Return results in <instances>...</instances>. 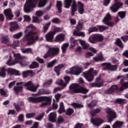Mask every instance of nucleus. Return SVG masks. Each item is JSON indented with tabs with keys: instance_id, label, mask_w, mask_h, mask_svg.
Here are the masks:
<instances>
[{
	"instance_id": "5fc2aeb1",
	"label": "nucleus",
	"mask_w": 128,
	"mask_h": 128,
	"mask_svg": "<svg viewBox=\"0 0 128 128\" xmlns=\"http://www.w3.org/2000/svg\"><path fill=\"white\" fill-rule=\"evenodd\" d=\"M116 102L117 104H124V102H126V99L117 98Z\"/></svg>"
},
{
	"instance_id": "7c9ffc66",
	"label": "nucleus",
	"mask_w": 128,
	"mask_h": 128,
	"mask_svg": "<svg viewBox=\"0 0 128 128\" xmlns=\"http://www.w3.org/2000/svg\"><path fill=\"white\" fill-rule=\"evenodd\" d=\"M74 36H82V38H84L86 36V34L84 32H78L76 30H74L73 32Z\"/></svg>"
},
{
	"instance_id": "de8ad7c7",
	"label": "nucleus",
	"mask_w": 128,
	"mask_h": 128,
	"mask_svg": "<svg viewBox=\"0 0 128 128\" xmlns=\"http://www.w3.org/2000/svg\"><path fill=\"white\" fill-rule=\"evenodd\" d=\"M98 28L100 32H104V30H108V27L104 26H98Z\"/></svg>"
},
{
	"instance_id": "b1692460",
	"label": "nucleus",
	"mask_w": 128,
	"mask_h": 128,
	"mask_svg": "<svg viewBox=\"0 0 128 128\" xmlns=\"http://www.w3.org/2000/svg\"><path fill=\"white\" fill-rule=\"evenodd\" d=\"M78 40L79 41L80 44H81V46H82L84 50H88V48H90V44L86 42V41L80 39Z\"/></svg>"
},
{
	"instance_id": "423d86ee",
	"label": "nucleus",
	"mask_w": 128,
	"mask_h": 128,
	"mask_svg": "<svg viewBox=\"0 0 128 128\" xmlns=\"http://www.w3.org/2000/svg\"><path fill=\"white\" fill-rule=\"evenodd\" d=\"M48 48V52L43 56L44 58H48V56H56L60 54V48L56 47L50 48L48 46H46Z\"/></svg>"
},
{
	"instance_id": "5701e85b",
	"label": "nucleus",
	"mask_w": 128,
	"mask_h": 128,
	"mask_svg": "<svg viewBox=\"0 0 128 128\" xmlns=\"http://www.w3.org/2000/svg\"><path fill=\"white\" fill-rule=\"evenodd\" d=\"M12 56H10L9 59L6 62V64H8V66H14L16 64H18V60H14L12 61Z\"/></svg>"
},
{
	"instance_id": "6e6d98bb",
	"label": "nucleus",
	"mask_w": 128,
	"mask_h": 128,
	"mask_svg": "<svg viewBox=\"0 0 128 128\" xmlns=\"http://www.w3.org/2000/svg\"><path fill=\"white\" fill-rule=\"evenodd\" d=\"M94 32H98V28L96 27H91L88 30V34H92Z\"/></svg>"
},
{
	"instance_id": "72a5a7b5",
	"label": "nucleus",
	"mask_w": 128,
	"mask_h": 128,
	"mask_svg": "<svg viewBox=\"0 0 128 128\" xmlns=\"http://www.w3.org/2000/svg\"><path fill=\"white\" fill-rule=\"evenodd\" d=\"M58 112L60 114H62V112H66V110H64V102H60V108Z\"/></svg>"
},
{
	"instance_id": "69168bd1",
	"label": "nucleus",
	"mask_w": 128,
	"mask_h": 128,
	"mask_svg": "<svg viewBox=\"0 0 128 128\" xmlns=\"http://www.w3.org/2000/svg\"><path fill=\"white\" fill-rule=\"evenodd\" d=\"M36 116V114L34 113H29L26 114V118H34Z\"/></svg>"
},
{
	"instance_id": "864d4df0",
	"label": "nucleus",
	"mask_w": 128,
	"mask_h": 128,
	"mask_svg": "<svg viewBox=\"0 0 128 128\" xmlns=\"http://www.w3.org/2000/svg\"><path fill=\"white\" fill-rule=\"evenodd\" d=\"M72 114H74V110L72 108H68L66 111V114L67 116H71Z\"/></svg>"
},
{
	"instance_id": "a19ab883",
	"label": "nucleus",
	"mask_w": 128,
	"mask_h": 128,
	"mask_svg": "<svg viewBox=\"0 0 128 128\" xmlns=\"http://www.w3.org/2000/svg\"><path fill=\"white\" fill-rule=\"evenodd\" d=\"M96 104H97L96 101V100H93V101H92V103L88 104H87V106L89 108H94V106H96Z\"/></svg>"
},
{
	"instance_id": "f3484780",
	"label": "nucleus",
	"mask_w": 128,
	"mask_h": 128,
	"mask_svg": "<svg viewBox=\"0 0 128 128\" xmlns=\"http://www.w3.org/2000/svg\"><path fill=\"white\" fill-rule=\"evenodd\" d=\"M56 34V32L52 31H50L46 35V38L48 42H53L54 40V36Z\"/></svg>"
},
{
	"instance_id": "338daca9",
	"label": "nucleus",
	"mask_w": 128,
	"mask_h": 128,
	"mask_svg": "<svg viewBox=\"0 0 128 128\" xmlns=\"http://www.w3.org/2000/svg\"><path fill=\"white\" fill-rule=\"evenodd\" d=\"M24 22H30V17L28 15L24 16Z\"/></svg>"
},
{
	"instance_id": "f8f14e48",
	"label": "nucleus",
	"mask_w": 128,
	"mask_h": 128,
	"mask_svg": "<svg viewBox=\"0 0 128 128\" xmlns=\"http://www.w3.org/2000/svg\"><path fill=\"white\" fill-rule=\"evenodd\" d=\"M110 20H112V16H110L109 13H108L102 20V22H104V24H106V26H114V22L108 21Z\"/></svg>"
},
{
	"instance_id": "e2e57ef3",
	"label": "nucleus",
	"mask_w": 128,
	"mask_h": 128,
	"mask_svg": "<svg viewBox=\"0 0 128 128\" xmlns=\"http://www.w3.org/2000/svg\"><path fill=\"white\" fill-rule=\"evenodd\" d=\"M22 32H20L18 34H14L13 36L14 38H22Z\"/></svg>"
},
{
	"instance_id": "c03bdc74",
	"label": "nucleus",
	"mask_w": 128,
	"mask_h": 128,
	"mask_svg": "<svg viewBox=\"0 0 128 128\" xmlns=\"http://www.w3.org/2000/svg\"><path fill=\"white\" fill-rule=\"evenodd\" d=\"M35 14L36 16H38V18L42 16H44V12L40 10H38L36 12Z\"/></svg>"
},
{
	"instance_id": "1a4fd4ad",
	"label": "nucleus",
	"mask_w": 128,
	"mask_h": 128,
	"mask_svg": "<svg viewBox=\"0 0 128 128\" xmlns=\"http://www.w3.org/2000/svg\"><path fill=\"white\" fill-rule=\"evenodd\" d=\"M84 69L78 66H74L70 69L69 71H66V74H71L75 76H78L81 72H82Z\"/></svg>"
},
{
	"instance_id": "bb28decb",
	"label": "nucleus",
	"mask_w": 128,
	"mask_h": 128,
	"mask_svg": "<svg viewBox=\"0 0 128 128\" xmlns=\"http://www.w3.org/2000/svg\"><path fill=\"white\" fill-rule=\"evenodd\" d=\"M64 64H59L54 67V70L55 72L56 73L57 76H60V70H62V68H64Z\"/></svg>"
},
{
	"instance_id": "774afa93",
	"label": "nucleus",
	"mask_w": 128,
	"mask_h": 128,
	"mask_svg": "<svg viewBox=\"0 0 128 128\" xmlns=\"http://www.w3.org/2000/svg\"><path fill=\"white\" fill-rule=\"evenodd\" d=\"M110 0H104L103 2V5L104 6H108L110 3Z\"/></svg>"
},
{
	"instance_id": "58836bf2",
	"label": "nucleus",
	"mask_w": 128,
	"mask_h": 128,
	"mask_svg": "<svg viewBox=\"0 0 128 128\" xmlns=\"http://www.w3.org/2000/svg\"><path fill=\"white\" fill-rule=\"evenodd\" d=\"M40 66V65L38 64V63L36 62H33L30 66V68H38Z\"/></svg>"
},
{
	"instance_id": "ddd939ff",
	"label": "nucleus",
	"mask_w": 128,
	"mask_h": 128,
	"mask_svg": "<svg viewBox=\"0 0 128 128\" xmlns=\"http://www.w3.org/2000/svg\"><path fill=\"white\" fill-rule=\"evenodd\" d=\"M70 90L71 94L73 92H76V94H80V86L79 84H73L70 86Z\"/></svg>"
},
{
	"instance_id": "f03ea898",
	"label": "nucleus",
	"mask_w": 128,
	"mask_h": 128,
	"mask_svg": "<svg viewBox=\"0 0 128 128\" xmlns=\"http://www.w3.org/2000/svg\"><path fill=\"white\" fill-rule=\"evenodd\" d=\"M48 2V0H26L24 8V10L26 14H28L32 10V8H36L38 2V6L40 8H44V6H46Z\"/></svg>"
},
{
	"instance_id": "79ce46f5",
	"label": "nucleus",
	"mask_w": 128,
	"mask_h": 128,
	"mask_svg": "<svg viewBox=\"0 0 128 128\" xmlns=\"http://www.w3.org/2000/svg\"><path fill=\"white\" fill-rule=\"evenodd\" d=\"M100 109L97 108L94 110L91 111L90 114L92 116H96V114H100Z\"/></svg>"
},
{
	"instance_id": "2eb2a0df",
	"label": "nucleus",
	"mask_w": 128,
	"mask_h": 128,
	"mask_svg": "<svg viewBox=\"0 0 128 128\" xmlns=\"http://www.w3.org/2000/svg\"><path fill=\"white\" fill-rule=\"evenodd\" d=\"M64 80H65L66 83L62 80H60L56 82V84H58L62 86H66V85L68 84L70 80V78L68 76H65Z\"/></svg>"
},
{
	"instance_id": "49530a36",
	"label": "nucleus",
	"mask_w": 128,
	"mask_h": 128,
	"mask_svg": "<svg viewBox=\"0 0 128 128\" xmlns=\"http://www.w3.org/2000/svg\"><path fill=\"white\" fill-rule=\"evenodd\" d=\"M52 23L50 22H47L44 26H43V32H46L48 28H50V24Z\"/></svg>"
},
{
	"instance_id": "393cba45",
	"label": "nucleus",
	"mask_w": 128,
	"mask_h": 128,
	"mask_svg": "<svg viewBox=\"0 0 128 128\" xmlns=\"http://www.w3.org/2000/svg\"><path fill=\"white\" fill-rule=\"evenodd\" d=\"M13 56L15 58L14 60H18L19 62L18 63H20V60H24V56H22V55H20V53H14L13 52Z\"/></svg>"
},
{
	"instance_id": "a878e982",
	"label": "nucleus",
	"mask_w": 128,
	"mask_h": 128,
	"mask_svg": "<svg viewBox=\"0 0 128 128\" xmlns=\"http://www.w3.org/2000/svg\"><path fill=\"white\" fill-rule=\"evenodd\" d=\"M93 60L96 62H100V60H104V56H102V52H100L97 54V56L96 57H94Z\"/></svg>"
},
{
	"instance_id": "39448f33",
	"label": "nucleus",
	"mask_w": 128,
	"mask_h": 128,
	"mask_svg": "<svg viewBox=\"0 0 128 128\" xmlns=\"http://www.w3.org/2000/svg\"><path fill=\"white\" fill-rule=\"evenodd\" d=\"M52 96H39V97H30L28 98V100L30 102H32L33 104H38V102H48V104H50L52 102Z\"/></svg>"
},
{
	"instance_id": "680f3d73",
	"label": "nucleus",
	"mask_w": 128,
	"mask_h": 128,
	"mask_svg": "<svg viewBox=\"0 0 128 128\" xmlns=\"http://www.w3.org/2000/svg\"><path fill=\"white\" fill-rule=\"evenodd\" d=\"M90 56H94V54L92 52H86L85 54V58H90Z\"/></svg>"
},
{
	"instance_id": "bf43d9fd",
	"label": "nucleus",
	"mask_w": 128,
	"mask_h": 128,
	"mask_svg": "<svg viewBox=\"0 0 128 128\" xmlns=\"http://www.w3.org/2000/svg\"><path fill=\"white\" fill-rule=\"evenodd\" d=\"M32 22H37L38 24H40L42 20L38 19V18L36 16H33L32 17Z\"/></svg>"
},
{
	"instance_id": "dca6fc26",
	"label": "nucleus",
	"mask_w": 128,
	"mask_h": 128,
	"mask_svg": "<svg viewBox=\"0 0 128 128\" xmlns=\"http://www.w3.org/2000/svg\"><path fill=\"white\" fill-rule=\"evenodd\" d=\"M104 84V80L100 79V78H98L96 80V81L94 83H92L90 84L91 86H98V88H100V86H102Z\"/></svg>"
},
{
	"instance_id": "603ef678",
	"label": "nucleus",
	"mask_w": 128,
	"mask_h": 128,
	"mask_svg": "<svg viewBox=\"0 0 128 128\" xmlns=\"http://www.w3.org/2000/svg\"><path fill=\"white\" fill-rule=\"evenodd\" d=\"M2 42L3 44H8L10 42L8 36H4L2 38Z\"/></svg>"
},
{
	"instance_id": "8fccbe9b",
	"label": "nucleus",
	"mask_w": 128,
	"mask_h": 128,
	"mask_svg": "<svg viewBox=\"0 0 128 128\" xmlns=\"http://www.w3.org/2000/svg\"><path fill=\"white\" fill-rule=\"evenodd\" d=\"M32 70H28L26 72H23L22 76L23 78H26L28 76L29 74H32Z\"/></svg>"
},
{
	"instance_id": "3c124183",
	"label": "nucleus",
	"mask_w": 128,
	"mask_h": 128,
	"mask_svg": "<svg viewBox=\"0 0 128 128\" xmlns=\"http://www.w3.org/2000/svg\"><path fill=\"white\" fill-rule=\"evenodd\" d=\"M0 94L4 96H8V91L4 90L2 88L0 89Z\"/></svg>"
},
{
	"instance_id": "09e8293b",
	"label": "nucleus",
	"mask_w": 128,
	"mask_h": 128,
	"mask_svg": "<svg viewBox=\"0 0 128 128\" xmlns=\"http://www.w3.org/2000/svg\"><path fill=\"white\" fill-rule=\"evenodd\" d=\"M87 92H88V90L86 88L80 87V89L79 90V93L86 94Z\"/></svg>"
},
{
	"instance_id": "a211bd4d",
	"label": "nucleus",
	"mask_w": 128,
	"mask_h": 128,
	"mask_svg": "<svg viewBox=\"0 0 128 128\" xmlns=\"http://www.w3.org/2000/svg\"><path fill=\"white\" fill-rule=\"evenodd\" d=\"M8 74L9 76H20V72L18 70L12 68L7 70Z\"/></svg>"
},
{
	"instance_id": "37998d69",
	"label": "nucleus",
	"mask_w": 128,
	"mask_h": 128,
	"mask_svg": "<svg viewBox=\"0 0 128 128\" xmlns=\"http://www.w3.org/2000/svg\"><path fill=\"white\" fill-rule=\"evenodd\" d=\"M118 16H120V18L122 19L124 18H126V12L124 11L119 12L118 13Z\"/></svg>"
},
{
	"instance_id": "aec40b11",
	"label": "nucleus",
	"mask_w": 128,
	"mask_h": 128,
	"mask_svg": "<svg viewBox=\"0 0 128 128\" xmlns=\"http://www.w3.org/2000/svg\"><path fill=\"white\" fill-rule=\"evenodd\" d=\"M66 38V35L62 34H60L57 35L55 38V42H62L64 40V38Z\"/></svg>"
},
{
	"instance_id": "7ed1b4c3",
	"label": "nucleus",
	"mask_w": 128,
	"mask_h": 128,
	"mask_svg": "<svg viewBox=\"0 0 128 128\" xmlns=\"http://www.w3.org/2000/svg\"><path fill=\"white\" fill-rule=\"evenodd\" d=\"M16 86H15L14 88V92H15L16 94L22 92V86H24L28 90L33 92H36V90H38V88L40 86L38 85L34 86L31 81H29L26 83L24 82H18L16 83Z\"/></svg>"
},
{
	"instance_id": "c85d7f7f",
	"label": "nucleus",
	"mask_w": 128,
	"mask_h": 128,
	"mask_svg": "<svg viewBox=\"0 0 128 128\" xmlns=\"http://www.w3.org/2000/svg\"><path fill=\"white\" fill-rule=\"evenodd\" d=\"M123 125H124V122L116 121L112 125V128H121Z\"/></svg>"
},
{
	"instance_id": "473e14b6",
	"label": "nucleus",
	"mask_w": 128,
	"mask_h": 128,
	"mask_svg": "<svg viewBox=\"0 0 128 128\" xmlns=\"http://www.w3.org/2000/svg\"><path fill=\"white\" fill-rule=\"evenodd\" d=\"M102 66H104V68H105V70H110V68L112 66L110 63H103Z\"/></svg>"
},
{
	"instance_id": "a18cd8bd",
	"label": "nucleus",
	"mask_w": 128,
	"mask_h": 128,
	"mask_svg": "<svg viewBox=\"0 0 128 128\" xmlns=\"http://www.w3.org/2000/svg\"><path fill=\"white\" fill-rule=\"evenodd\" d=\"M56 62V60H54L50 62L47 64V68H52L54 64Z\"/></svg>"
},
{
	"instance_id": "412c9836",
	"label": "nucleus",
	"mask_w": 128,
	"mask_h": 128,
	"mask_svg": "<svg viewBox=\"0 0 128 128\" xmlns=\"http://www.w3.org/2000/svg\"><path fill=\"white\" fill-rule=\"evenodd\" d=\"M10 28V32H14L16 30V28H18V23L16 22H11L9 23Z\"/></svg>"
},
{
	"instance_id": "e433bc0d",
	"label": "nucleus",
	"mask_w": 128,
	"mask_h": 128,
	"mask_svg": "<svg viewBox=\"0 0 128 128\" xmlns=\"http://www.w3.org/2000/svg\"><path fill=\"white\" fill-rule=\"evenodd\" d=\"M70 40L71 44L70 48H74V46H76V40L73 37H70Z\"/></svg>"
},
{
	"instance_id": "c756f323",
	"label": "nucleus",
	"mask_w": 128,
	"mask_h": 128,
	"mask_svg": "<svg viewBox=\"0 0 128 128\" xmlns=\"http://www.w3.org/2000/svg\"><path fill=\"white\" fill-rule=\"evenodd\" d=\"M118 90V86L116 85H113L106 90V94H112L114 92H116Z\"/></svg>"
},
{
	"instance_id": "2f4dec72",
	"label": "nucleus",
	"mask_w": 128,
	"mask_h": 128,
	"mask_svg": "<svg viewBox=\"0 0 128 128\" xmlns=\"http://www.w3.org/2000/svg\"><path fill=\"white\" fill-rule=\"evenodd\" d=\"M72 106L74 108H84V105L82 104L72 103Z\"/></svg>"
},
{
	"instance_id": "13d9d810",
	"label": "nucleus",
	"mask_w": 128,
	"mask_h": 128,
	"mask_svg": "<svg viewBox=\"0 0 128 128\" xmlns=\"http://www.w3.org/2000/svg\"><path fill=\"white\" fill-rule=\"evenodd\" d=\"M52 84V80H50L43 84V86H50Z\"/></svg>"
},
{
	"instance_id": "4c0bfd02",
	"label": "nucleus",
	"mask_w": 128,
	"mask_h": 128,
	"mask_svg": "<svg viewBox=\"0 0 128 128\" xmlns=\"http://www.w3.org/2000/svg\"><path fill=\"white\" fill-rule=\"evenodd\" d=\"M21 50L22 54H32V50L31 48L22 49Z\"/></svg>"
},
{
	"instance_id": "cd10ccee",
	"label": "nucleus",
	"mask_w": 128,
	"mask_h": 128,
	"mask_svg": "<svg viewBox=\"0 0 128 128\" xmlns=\"http://www.w3.org/2000/svg\"><path fill=\"white\" fill-rule=\"evenodd\" d=\"M68 46H70V44L68 43H64L62 44V46H61V50L63 54H65V52H66V50Z\"/></svg>"
},
{
	"instance_id": "9d476101",
	"label": "nucleus",
	"mask_w": 128,
	"mask_h": 128,
	"mask_svg": "<svg viewBox=\"0 0 128 128\" xmlns=\"http://www.w3.org/2000/svg\"><path fill=\"white\" fill-rule=\"evenodd\" d=\"M106 112L108 114V119L109 122H112L114 118H116V114L111 108H108L106 110Z\"/></svg>"
},
{
	"instance_id": "0e129e2a",
	"label": "nucleus",
	"mask_w": 128,
	"mask_h": 128,
	"mask_svg": "<svg viewBox=\"0 0 128 128\" xmlns=\"http://www.w3.org/2000/svg\"><path fill=\"white\" fill-rule=\"evenodd\" d=\"M64 118L62 116H59L58 118L57 124H62V122H64Z\"/></svg>"
},
{
	"instance_id": "6e6552de",
	"label": "nucleus",
	"mask_w": 128,
	"mask_h": 128,
	"mask_svg": "<svg viewBox=\"0 0 128 128\" xmlns=\"http://www.w3.org/2000/svg\"><path fill=\"white\" fill-rule=\"evenodd\" d=\"M88 40L91 44H96L104 40V36L100 34H94L89 37Z\"/></svg>"
},
{
	"instance_id": "6ab92c4d",
	"label": "nucleus",
	"mask_w": 128,
	"mask_h": 128,
	"mask_svg": "<svg viewBox=\"0 0 128 128\" xmlns=\"http://www.w3.org/2000/svg\"><path fill=\"white\" fill-rule=\"evenodd\" d=\"M56 112H52L48 115V120L51 122H56Z\"/></svg>"
},
{
	"instance_id": "ea45409f",
	"label": "nucleus",
	"mask_w": 128,
	"mask_h": 128,
	"mask_svg": "<svg viewBox=\"0 0 128 128\" xmlns=\"http://www.w3.org/2000/svg\"><path fill=\"white\" fill-rule=\"evenodd\" d=\"M115 44H117V46H119V48H124V46L122 45V42L120 38L116 39V42H115Z\"/></svg>"
},
{
	"instance_id": "9b49d317",
	"label": "nucleus",
	"mask_w": 128,
	"mask_h": 128,
	"mask_svg": "<svg viewBox=\"0 0 128 128\" xmlns=\"http://www.w3.org/2000/svg\"><path fill=\"white\" fill-rule=\"evenodd\" d=\"M124 4L120 2H116L110 7V10L112 12L115 14L118 12V10H120V8Z\"/></svg>"
},
{
	"instance_id": "4d7b16f0",
	"label": "nucleus",
	"mask_w": 128,
	"mask_h": 128,
	"mask_svg": "<svg viewBox=\"0 0 128 128\" xmlns=\"http://www.w3.org/2000/svg\"><path fill=\"white\" fill-rule=\"evenodd\" d=\"M76 28L77 32H80V30H81L82 28V24L78 22L76 27Z\"/></svg>"
},
{
	"instance_id": "20e7f679",
	"label": "nucleus",
	"mask_w": 128,
	"mask_h": 128,
	"mask_svg": "<svg viewBox=\"0 0 128 128\" xmlns=\"http://www.w3.org/2000/svg\"><path fill=\"white\" fill-rule=\"evenodd\" d=\"M36 40H42V38L37 36L34 38V34L32 31L29 32L23 38V42H28V44H32Z\"/></svg>"
},
{
	"instance_id": "0eeeda50",
	"label": "nucleus",
	"mask_w": 128,
	"mask_h": 128,
	"mask_svg": "<svg viewBox=\"0 0 128 128\" xmlns=\"http://www.w3.org/2000/svg\"><path fill=\"white\" fill-rule=\"evenodd\" d=\"M97 74L98 72L94 70V68H91L86 72H84L82 76L88 82H92L94 80V74Z\"/></svg>"
},
{
	"instance_id": "052dcab7",
	"label": "nucleus",
	"mask_w": 128,
	"mask_h": 128,
	"mask_svg": "<svg viewBox=\"0 0 128 128\" xmlns=\"http://www.w3.org/2000/svg\"><path fill=\"white\" fill-rule=\"evenodd\" d=\"M14 14L15 15L16 18H19L20 16V10H16L14 12Z\"/></svg>"
},
{
	"instance_id": "f257e3e1",
	"label": "nucleus",
	"mask_w": 128,
	"mask_h": 128,
	"mask_svg": "<svg viewBox=\"0 0 128 128\" xmlns=\"http://www.w3.org/2000/svg\"><path fill=\"white\" fill-rule=\"evenodd\" d=\"M72 2H73L71 6L72 16H74V14H76V12L78 10V14H84V6L80 2H78L76 6V3L74 0H64V8H70Z\"/></svg>"
},
{
	"instance_id": "c9c22d12",
	"label": "nucleus",
	"mask_w": 128,
	"mask_h": 128,
	"mask_svg": "<svg viewBox=\"0 0 128 128\" xmlns=\"http://www.w3.org/2000/svg\"><path fill=\"white\" fill-rule=\"evenodd\" d=\"M0 76L6 78V68H0Z\"/></svg>"
},
{
	"instance_id": "f704fd0d",
	"label": "nucleus",
	"mask_w": 128,
	"mask_h": 128,
	"mask_svg": "<svg viewBox=\"0 0 128 128\" xmlns=\"http://www.w3.org/2000/svg\"><path fill=\"white\" fill-rule=\"evenodd\" d=\"M62 1L56 2V8L59 12H62Z\"/></svg>"
},
{
	"instance_id": "4468645a",
	"label": "nucleus",
	"mask_w": 128,
	"mask_h": 128,
	"mask_svg": "<svg viewBox=\"0 0 128 128\" xmlns=\"http://www.w3.org/2000/svg\"><path fill=\"white\" fill-rule=\"evenodd\" d=\"M4 14L6 16V18L10 20H12L14 18V14H12V9L8 8L4 11Z\"/></svg>"
},
{
	"instance_id": "4be33fe9",
	"label": "nucleus",
	"mask_w": 128,
	"mask_h": 128,
	"mask_svg": "<svg viewBox=\"0 0 128 128\" xmlns=\"http://www.w3.org/2000/svg\"><path fill=\"white\" fill-rule=\"evenodd\" d=\"M91 122L96 126H100L101 124H102V120L100 118L91 119Z\"/></svg>"
}]
</instances>
